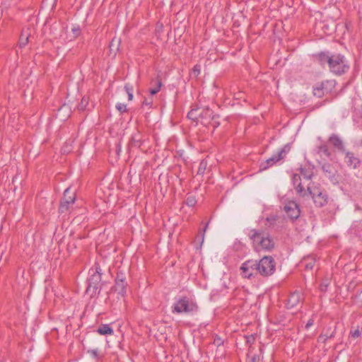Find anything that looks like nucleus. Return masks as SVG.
<instances>
[{"label":"nucleus","mask_w":362,"mask_h":362,"mask_svg":"<svg viewBox=\"0 0 362 362\" xmlns=\"http://www.w3.org/2000/svg\"><path fill=\"white\" fill-rule=\"evenodd\" d=\"M255 251L269 252L274 247V241L270 235L262 230L251 229L248 233Z\"/></svg>","instance_id":"f257e3e1"},{"label":"nucleus","mask_w":362,"mask_h":362,"mask_svg":"<svg viewBox=\"0 0 362 362\" xmlns=\"http://www.w3.org/2000/svg\"><path fill=\"white\" fill-rule=\"evenodd\" d=\"M255 251L269 252L274 247V241L270 235L262 230L251 229L248 233Z\"/></svg>","instance_id":"f03ea898"},{"label":"nucleus","mask_w":362,"mask_h":362,"mask_svg":"<svg viewBox=\"0 0 362 362\" xmlns=\"http://www.w3.org/2000/svg\"><path fill=\"white\" fill-rule=\"evenodd\" d=\"M198 310V305L193 300L182 297L178 299L173 305L172 312L173 313H193Z\"/></svg>","instance_id":"7ed1b4c3"},{"label":"nucleus","mask_w":362,"mask_h":362,"mask_svg":"<svg viewBox=\"0 0 362 362\" xmlns=\"http://www.w3.org/2000/svg\"><path fill=\"white\" fill-rule=\"evenodd\" d=\"M329 69L332 73L341 75L349 70V65L344 56L340 54H334L330 55Z\"/></svg>","instance_id":"20e7f679"},{"label":"nucleus","mask_w":362,"mask_h":362,"mask_svg":"<svg viewBox=\"0 0 362 362\" xmlns=\"http://www.w3.org/2000/svg\"><path fill=\"white\" fill-rule=\"evenodd\" d=\"M289 151L290 146L288 144L285 145L284 147L279 149L276 154H274L271 158L261 163L259 165L260 170H267V168L281 162L285 158Z\"/></svg>","instance_id":"39448f33"},{"label":"nucleus","mask_w":362,"mask_h":362,"mask_svg":"<svg viewBox=\"0 0 362 362\" xmlns=\"http://www.w3.org/2000/svg\"><path fill=\"white\" fill-rule=\"evenodd\" d=\"M258 274L263 276L272 275L275 271V262L272 257L264 256L257 262Z\"/></svg>","instance_id":"423d86ee"},{"label":"nucleus","mask_w":362,"mask_h":362,"mask_svg":"<svg viewBox=\"0 0 362 362\" xmlns=\"http://www.w3.org/2000/svg\"><path fill=\"white\" fill-rule=\"evenodd\" d=\"M308 191L317 206L322 207L327 203V194L318 187L308 186Z\"/></svg>","instance_id":"0eeeda50"},{"label":"nucleus","mask_w":362,"mask_h":362,"mask_svg":"<svg viewBox=\"0 0 362 362\" xmlns=\"http://www.w3.org/2000/svg\"><path fill=\"white\" fill-rule=\"evenodd\" d=\"M240 274L243 278L251 279L258 274L257 260L250 259L242 264Z\"/></svg>","instance_id":"6e6552de"},{"label":"nucleus","mask_w":362,"mask_h":362,"mask_svg":"<svg viewBox=\"0 0 362 362\" xmlns=\"http://www.w3.org/2000/svg\"><path fill=\"white\" fill-rule=\"evenodd\" d=\"M75 201V191L71 190L70 187L65 189L64 192V198L59 206V212L65 213L69 209L70 205L73 204Z\"/></svg>","instance_id":"1a4fd4ad"},{"label":"nucleus","mask_w":362,"mask_h":362,"mask_svg":"<svg viewBox=\"0 0 362 362\" xmlns=\"http://www.w3.org/2000/svg\"><path fill=\"white\" fill-rule=\"evenodd\" d=\"M333 86V81H326L317 83L313 87V94L317 98H322L323 95L328 93Z\"/></svg>","instance_id":"9d476101"},{"label":"nucleus","mask_w":362,"mask_h":362,"mask_svg":"<svg viewBox=\"0 0 362 362\" xmlns=\"http://www.w3.org/2000/svg\"><path fill=\"white\" fill-rule=\"evenodd\" d=\"M284 211L287 214V216L291 219L295 220L297 219L300 214V211L298 205L296 202L293 201H290L286 204L284 206Z\"/></svg>","instance_id":"9b49d317"},{"label":"nucleus","mask_w":362,"mask_h":362,"mask_svg":"<svg viewBox=\"0 0 362 362\" xmlns=\"http://www.w3.org/2000/svg\"><path fill=\"white\" fill-rule=\"evenodd\" d=\"M100 281L101 274L98 272V269H96L88 279V286L87 287V291H91V289H93V292L96 291L98 288V285Z\"/></svg>","instance_id":"f8f14e48"},{"label":"nucleus","mask_w":362,"mask_h":362,"mask_svg":"<svg viewBox=\"0 0 362 362\" xmlns=\"http://www.w3.org/2000/svg\"><path fill=\"white\" fill-rule=\"evenodd\" d=\"M301 294L300 292L296 291L291 293L286 303V306L288 309L296 308L300 303Z\"/></svg>","instance_id":"ddd939ff"},{"label":"nucleus","mask_w":362,"mask_h":362,"mask_svg":"<svg viewBox=\"0 0 362 362\" xmlns=\"http://www.w3.org/2000/svg\"><path fill=\"white\" fill-rule=\"evenodd\" d=\"M114 288L115 291L118 292V293L122 296L126 293V284L124 282V278L122 275H117Z\"/></svg>","instance_id":"4468645a"},{"label":"nucleus","mask_w":362,"mask_h":362,"mask_svg":"<svg viewBox=\"0 0 362 362\" xmlns=\"http://www.w3.org/2000/svg\"><path fill=\"white\" fill-rule=\"evenodd\" d=\"M313 173L310 169H300V174H295L293 175V181L305 180H308L312 178Z\"/></svg>","instance_id":"2eb2a0df"},{"label":"nucleus","mask_w":362,"mask_h":362,"mask_svg":"<svg viewBox=\"0 0 362 362\" xmlns=\"http://www.w3.org/2000/svg\"><path fill=\"white\" fill-rule=\"evenodd\" d=\"M329 141L339 151H340L341 152H344L345 151L343 142H342L341 139L337 135L332 134L329 137Z\"/></svg>","instance_id":"dca6fc26"},{"label":"nucleus","mask_w":362,"mask_h":362,"mask_svg":"<svg viewBox=\"0 0 362 362\" xmlns=\"http://www.w3.org/2000/svg\"><path fill=\"white\" fill-rule=\"evenodd\" d=\"M346 163L348 165L351 166L353 168H356L359 164V159L354 156V154L351 152L347 151L346 152Z\"/></svg>","instance_id":"f3484780"},{"label":"nucleus","mask_w":362,"mask_h":362,"mask_svg":"<svg viewBox=\"0 0 362 362\" xmlns=\"http://www.w3.org/2000/svg\"><path fill=\"white\" fill-rule=\"evenodd\" d=\"M30 36V29H23L19 38V47L21 48L24 47L28 43Z\"/></svg>","instance_id":"a211bd4d"},{"label":"nucleus","mask_w":362,"mask_h":362,"mask_svg":"<svg viewBox=\"0 0 362 362\" xmlns=\"http://www.w3.org/2000/svg\"><path fill=\"white\" fill-rule=\"evenodd\" d=\"M200 117L202 119L205 120V122H208L209 119H214L215 115H214V112L209 107H206L200 111Z\"/></svg>","instance_id":"6ab92c4d"},{"label":"nucleus","mask_w":362,"mask_h":362,"mask_svg":"<svg viewBox=\"0 0 362 362\" xmlns=\"http://www.w3.org/2000/svg\"><path fill=\"white\" fill-rule=\"evenodd\" d=\"M151 86H153L150 90L149 92L151 95H155L158 93L160 89V87L162 86L161 80L158 78L153 79L151 82Z\"/></svg>","instance_id":"aec40b11"},{"label":"nucleus","mask_w":362,"mask_h":362,"mask_svg":"<svg viewBox=\"0 0 362 362\" xmlns=\"http://www.w3.org/2000/svg\"><path fill=\"white\" fill-rule=\"evenodd\" d=\"M97 332L101 335H112L113 334V329L109 325H103L98 327Z\"/></svg>","instance_id":"412c9836"},{"label":"nucleus","mask_w":362,"mask_h":362,"mask_svg":"<svg viewBox=\"0 0 362 362\" xmlns=\"http://www.w3.org/2000/svg\"><path fill=\"white\" fill-rule=\"evenodd\" d=\"M200 110L199 108L192 109L187 114V117L192 120H197L200 117Z\"/></svg>","instance_id":"4be33fe9"},{"label":"nucleus","mask_w":362,"mask_h":362,"mask_svg":"<svg viewBox=\"0 0 362 362\" xmlns=\"http://www.w3.org/2000/svg\"><path fill=\"white\" fill-rule=\"evenodd\" d=\"M318 60L321 64L327 63L329 64L330 55L328 53L321 52L317 55Z\"/></svg>","instance_id":"5701e85b"},{"label":"nucleus","mask_w":362,"mask_h":362,"mask_svg":"<svg viewBox=\"0 0 362 362\" xmlns=\"http://www.w3.org/2000/svg\"><path fill=\"white\" fill-rule=\"evenodd\" d=\"M322 170L325 173H327L328 175H327V178L330 179L332 178V175H334V168L328 163H325L322 166Z\"/></svg>","instance_id":"b1692460"},{"label":"nucleus","mask_w":362,"mask_h":362,"mask_svg":"<svg viewBox=\"0 0 362 362\" xmlns=\"http://www.w3.org/2000/svg\"><path fill=\"white\" fill-rule=\"evenodd\" d=\"M296 192L300 195V196H302V197H304L305 195H307L308 194H309L308 191V188L305 189L302 185H301V182H299L296 186Z\"/></svg>","instance_id":"393cba45"},{"label":"nucleus","mask_w":362,"mask_h":362,"mask_svg":"<svg viewBox=\"0 0 362 362\" xmlns=\"http://www.w3.org/2000/svg\"><path fill=\"white\" fill-rule=\"evenodd\" d=\"M334 331H332L330 334H321L319 337H318V341L319 342H325L326 340L328 339V338H332L334 337Z\"/></svg>","instance_id":"a878e982"},{"label":"nucleus","mask_w":362,"mask_h":362,"mask_svg":"<svg viewBox=\"0 0 362 362\" xmlns=\"http://www.w3.org/2000/svg\"><path fill=\"white\" fill-rule=\"evenodd\" d=\"M305 261L306 262L305 264V269H312L314 266L315 259L311 258V257H308L307 259H305Z\"/></svg>","instance_id":"bb28decb"},{"label":"nucleus","mask_w":362,"mask_h":362,"mask_svg":"<svg viewBox=\"0 0 362 362\" xmlns=\"http://www.w3.org/2000/svg\"><path fill=\"white\" fill-rule=\"evenodd\" d=\"M318 153H322L326 156H329L330 153L329 151V149L326 145H321L318 147Z\"/></svg>","instance_id":"cd10ccee"},{"label":"nucleus","mask_w":362,"mask_h":362,"mask_svg":"<svg viewBox=\"0 0 362 362\" xmlns=\"http://www.w3.org/2000/svg\"><path fill=\"white\" fill-rule=\"evenodd\" d=\"M124 89L128 95L129 100H132L133 99V87L129 84H126Z\"/></svg>","instance_id":"c85d7f7f"},{"label":"nucleus","mask_w":362,"mask_h":362,"mask_svg":"<svg viewBox=\"0 0 362 362\" xmlns=\"http://www.w3.org/2000/svg\"><path fill=\"white\" fill-rule=\"evenodd\" d=\"M329 284V279L326 278L322 280V283L320 285V289L322 292H325L327 291V288Z\"/></svg>","instance_id":"c756f323"},{"label":"nucleus","mask_w":362,"mask_h":362,"mask_svg":"<svg viewBox=\"0 0 362 362\" xmlns=\"http://www.w3.org/2000/svg\"><path fill=\"white\" fill-rule=\"evenodd\" d=\"M185 202L187 206H194L197 204V200L194 196H189Z\"/></svg>","instance_id":"7c9ffc66"},{"label":"nucleus","mask_w":362,"mask_h":362,"mask_svg":"<svg viewBox=\"0 0 362 362\" xmlns=\"http://www.w3.org/2000/svg\"><path fill=\"white\" fill-rule=\"evenodd\" d=\"M132 144L134 146H140L141 142H140L139 134H135L132 136Z\"/></svg>","instance_id":"2f4dec72"},{"label":"nucleus","mask_w":362,"mask_h":362,"mask_svg":"<svg viewBox=\"0 0 362 362\" xmlns=\"http://www.w3.org/2000/svg\"><path fill=\"white\" fill-rule=\"evenodd\" d=\"M361 335V331L360 330L359 327H358L354 331H351L350 332V336L352 339H357L360 337Z\"/></svg>","instance_id":"473e14b6"},{"label":"nucleus","mask_w":362,"mask_h":362,"mask_svg":"<svg viewBox=\"0 0 362 362\" xmlns=\"http://www.w3.org/2000/svg\"><path fill=\"white\" fill-rule=\"evenodd\" d=\"M206 165L207 164H206V161L202 160L200 164H199V167L197 173L198 174H202L204 173V170L206 168Z\"/></svg>","instance_id":"72a5a7b5"},{"label":"nucleus","mask_w":362,"mask_h":362,"mask_svg":"<svg viewBox=\"0 0 362 362\" xmlns=\"http://www.w3.org/2000/svg\"><path fill=\"white\" fill-rule=\"evenodd\" d=\"M117 110L120 112L121 113L127 111V105L123 103H117L116 105Z\"/></svg>","instance_id":"f704fd0d"},{"label":"nucleus","mask_w":362,"mask_h":362,"mask_svg":"<svg viewBox=\"0 0 362 362\" xmlns=\"http://www.w3.org/2000/svg\"><path fill=\"white\" fill-rule=\"evenodd\" d=\"M87 103H88L87 99L85 97H83L81 100L80 105H78V110H84Z\"/></svg>","instance_id":"c9c22d12"},{"label":"nucleus","mask_w":362,"mask_h":362,"mask_svg":"<svg viewBox=\"0 0 362 362\" xmlns=\"http://www.w3.org/2000/svg\"><path fill=\"white\" fill-rule=\"evenodd\" d=\"M193 74L195 76H198L200 74V66L199 65H196L193 68Z\"/></svg>","instance_id":"e433bc0d"},{"label":"nucleus","mask_w":362,"mask_h":362,"mask_svg":"<svg viewBox=\"0 0 362 362\" xmlns=\"http://www.w3.org/2000/svg\"><path fill=\"white\" fill-rule=\"evenodd\" d=\"M267 221L268 222H271L269 226L274 225V222L276 221V216H271L267 218Z\"/></svg>","instance_id":"4c0bfd02"},{"label":"nucleus","mask_w":362,"mask_h":362,"mask_svg":"<svg viewBox=\"0 0 362 362\" xmlns=\"http://www.w3.org/2000/svg\"><path fill=\"white\" fill-rule=\"evenodd\" d=\"M72 31H73L74 34L75 35V36L78 35L80 33V29L78 28H72Z\"/></svg>","instance_id":"58836bf2"},{"label":"nucleus","mask_w":362,"mask_h":362,"mask_svg":"<svg viewBox=\"0 0 362 362\" xmlns=\"http://www.w3.org/2000/svg\"><path fill=\"white\" fill-rule=\"evenodd\" d=\"M207 226H208V223L206 225V226L204 227V233L206 232V229H207ZM204 233H203L202 235H201V243L202 244L203 242H204Z\"/></svg>","instance_id":"ea45409f"},{"label":"nucleus","mask_w":362,"mask_h":362,"mask_svg":"<svg viewBox=\"0 0 362 362\" xmlns=\"http://www.w3.org/2000/svg\"><path fill=\"white\" fill-rule=\"evenodd\" d=\"M88 352L94 357H97L98 356V351L97 350H90V351H88Z\"/></svg>","instance_id":"a19ab883"},{"label":"nucleus","mask_w":362,"mask_h":362,"mask_svg":"<svg viewBox=\"0 0 362 362\" xmlns=\"http://www.w3.org/2000/svg\"><path fill=\"white\" fill-rule=\"evenodd\" d=\"M357 300L362 303V291L360 292V293L356 296Z\"/></svg>","instance_id":"79ce46f5"},{"label":"nucleus","mask_w":362,"mask_h":362,"mask_svg":"<svg viewBox=\"0 0 362 362\" xmlns=\"http://www.w3.org/2000/svg\"><path fill=\"white\" fill-rule=\"evenodd\" d=\"M313 325V320H309L308 322H307L306 325H305V328L308 329Z\"/></svg>","instance_id":"37998d69"},{"label":"nucleus","mask_w":362,"mask_h":362,"mask_svg":"<svg viewBox=\"0 0 362 362\" xmlns=\"http://www.w3.org/2000/svg\"><path fill=\"white\" fill-rule=\"evenodd\" d=\"M151 103H152V101H148L147 99H145L143 102V104L146 105H151Z\"/></svg>","instance_id":"c03bdc74"},{"label":"nucleus","mask_w":362,"mask_h":362,"mask_svg":"<svg viewBox=\"0 0 362 362\" xmlns=\"http://www.w3.org/2000/svg\"><path fill=\"white\" fill-rule=\"evenodd\" d=\"M69 151H70V149H67V148H66V146H64V147L62 148V151H63V153H68Z\"/></svg>","instance_id":"a18cd8bd"},{"label":"nucleus","mask_w":362,"mask_h":362,"mask_svg":"<svg viewBox=\"0 0 362 362\" xmlns=\"http://www.w3.org/2000/svg\"><path fill=\"white\" fill-rule=\"evenodd\" d=\"M113 43H114V40L110 43V47H112V46L113 45Z\"/></svg>","instance_id":"49530a36"},{"label":"nucleus","mask_w":362,"mask_h":362,"mask_svg":"<svg viewBox=\"0 0 362 362\" xmlns=\"http://www.w3.org/2000/svg\"><path fill=\"white\" fill-rule=\"evenodd\" d=\"M238 99L240 98V95H238V97H237Z\"/></svg>","instance_id":"de8ad7c7"},{"label":"nucleus","mask_w":362,"mask_h":362,"mask_svg":"<svg viewBox=\"0 0 362 362\" xmlns=\"http://www.w3.org/2000/svg\"><path fill=\"white\" fill-rule=\"evenodd\" d=\"M238 99L240 98V95H238V97H237Z\"/></svg>","instance_id":"09e8293b"},{"label":"nucleus","mask_w":362,"mask_h":362,"mask_svg":"<svg viewBox=\"0 0 362 362\" xmlns=\"http://www.w3.org/2000/svg\"><path fill=\"white\" fill-rule=\"evenodd\" d=\"M361 146H362V140L361 141Z\"/></svg>","instance_id":"8fccbe9b"}]
</instances>
